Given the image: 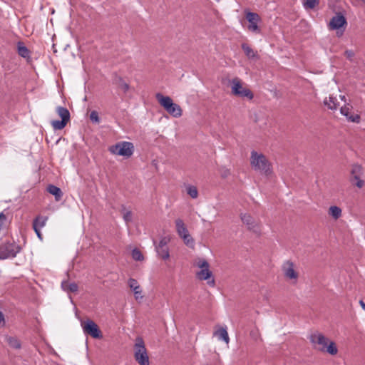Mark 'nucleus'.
<instances>
[{
    "instance_id": "obj_35",
    "label": "nucleus",
    "mask_w": 365,
    "mask_h": 365,
    "mask_svg": "<svg viewBox=\"0 0 365 365\" xmlns=\"http://www.w3.org/2000/svg\"><path fill=\"white\" fill-rule=\"evenodd\" d=\"M90 119L93 123H99L100 118H99L98 112L96 110L92 111L90 114Z\"/></svg>"
},
{
    "instance_id": "obj_7",
    "label": "nucleus",
    "mask_w": 365,
    "mask_h": 365,
    "mask_svg": "<svg viewBox=\"0 0 365 365\" xmlns=\"http://www.w3.org/2000/svg\"><path fill=\"white\" fill-rule=\"evenodd\" d=\"M21 251V247L15 242H5L0 245V259H13Z\"/></svg>"
},
{
    "instance_id": "obj_25",
    "label": "nucleus",
    "mask_w": 365,
    "mask_h": 365,
    "mask_svg": "<svg viewBox=\"0 0 365 365\" xmlns=\"http://www.w3.org/2000/svg\"><path fill=\"white\" fill-rule=\"evenodd\" d=\"M47 221L46 217L38 216L33 222V228L38 227L39 229L43 228L46 225Z\"/></svg>"
},
{
    "instance_id": "obj_10",
    "label": "nucleus",
    "mask_w": 365,
    "mask_h": 365,
    "mask_svg": "<svg viewBox=\"0 0 365 365\" xmlns=\"http://www.w3.org/2000/svg\"><path fill=\"white\" fill-rule=\"evenodd\" d=\"M56 111L61 120H52L51 124L54 130H62L70 120V113L66 108L63 106L56 107Z\"/></svg>"
},
{
    "instance_id": "obj_41",
    "label": "nucleus",
    "mask_w": 365,
    "mask_h": 365,
    "mask_svg": "<svg viewBox=\"0 0 365 365\" xmlns=\"http://www.w3.org/2000/svg\"><path fill=\"white\" fill-rule=\"evenodd\" d=\"M4 322V317L2 312L0 311V324Z\"/></svg>"
},
{
    "instance_id": "obj_2",
    "label": "nucleus",
    "mask_w": 365,
    "mask_h": 365,
    "mask_svg": "<svg viewBox=\"0 0 365 365\" xmlns=\"http://www.w3.org/2000/svg\"><path fill=\"white\" fill-rule=\"evenodd\" d=\"M250 163L252 168L261 175L269 176L272 173V168L270 162L262 153L252 150L250 153Z\"/></svg>"
},
{
    "instance_id": "obj_42",
    "label": "nucleus",
    "mask_w": 365,
    "mask_h": 365,
    "mask_svg": "<svg viewBox=\"0 0 365 365\" xmlns=\"http://www.w3.org/2000/svg\"><path fill=\"white\" fill-rule=\"evenodd\" d=\"M340 98L342 101H345V96H340Z\"/></svg>"
},
{
    "instance_id": "obj_18",
    "label": "nucleus",
    "mask_w": 365,
    "mask_h": 365,
    "mask_svg": "<svg viewBox=\"0 0 365 365\" xmlns=\"http://www.w3.org/2000/svg\"><path fill=\"white\" fill-rule=\"evenodd\" d=\"M213 336H217L218 340L223 341L227 344L230 342V337L226 327L219 328L213 333Z\"/></svg>"
},
{
    "instance_id": "obj_5",
    "label": "nucleus",
    "mask_w": 365,
    "mask_h": 365,
    "mask_svg": "<svg viewBox=\"0 0 365 365\" xmlns=\"http://www.w3.org/2000/svg\"><path fill=\"white\" fill-rule=\"evenodd\" d=\"M134 356L135 359L140 365H149V357L145 346L143 339L141 337L135 339L134 345Z\"/></svg>"
},
{
    "instance_id": "obj_19",
    "label": "nucleus",
    "mask_w": 365,
    "mask_h": 365,
    "mask_svg": "<svg viewBox=\"0 0 365 365\" xmlns=\"http://www.w3.org/2000/svg\"><path fill=\"white\" fill-rule=\"evenodd\" d=\"M324 103L330 110H336L339 105L337 98L332 95H330L328 98H326L324 101Z\"/></svg>"
},
{
    "instance_id": "obj_43",
    "label": "nucleus",
    "mask_w": 365,
    "mask_h": 365,
    "mask_svg": "<svg viewBox=\"0 0 365 365\" xmlns=\"http://www.w3.org/2000/svg\"><path fill=\"white\" fill-rule=\"evenodd\" d=\"M364 3H365V0H361Z\"/></svg>"
},
{
    "instance_id": "obj_9",
    "label": "nucleus",
    "mask_w": 365,
    "mask_h": 365,
    "mask_svg": "<svg viewBox=\"0 0 365 365\" xmlns=\"http://www.w3.org/2000/svg\"><path fill=\"white\" fill-rule=\"evenodd\" d=\"M231 90L232 93L236 96L249 100H252L254 97L252 92L249 88L243 87L241 81L237 78L231 81Z\"/></svg>"
},
{
    "instance_id": "obj_27",
    "label": "nucleus",
    "mask_w": 365,
    "mask_h": 365,
    "mask_svg": "<svg viewBox=\"0 0 365 365\" xmlns=\"http://www.w3.org/2000/svg\"><path fill=\"white\" fill-rule=\"evenodd\" d=\"M242 48L249 58H254L257 56L253 49L247 43H243L242 45Z\"/></svg>"
},
{
    "instance_id": "obj_31",
    "label": "nucleus",
    "mask_w": 365,
    "mask_h": 365,
    "mask_svg": "<svg viewBox=\"0 0 365 365\" xmlns=\"http://www.w3.org/2000/svg\"><path fill=\"white\" fill-rule=\"evenodd\" d=\"M132 257L135 261H143L144 259L143 254L137 248H135V249L133 250V251H132Z\"/></svg>"
},
{
    "instance_id": "obj_30",
    "label": "nucleus",
    "mask_w": 365,
    "mask_h": 365,
    "mask_svg": "<svg viewBox=\"0 0 365 365\" xmlns=\"http://www.w3.org/2000/svg\"><path fill=\"white\" fill-rule=\"evenodd\" d=\"M6 342L9 345L13 348L19 349L21 346L20 342L15 337L8 336L6 337Z\"/></svg>"
},
{
    "instance_id": "obj_20",
    "label": "nucleus",
    "mask_w": 365,
    "mask_h": 365,
    "mask_svg": "<svg viewBox=\"0 0 365 365\" xmlns=\"http://www.w3.org/2000/svg\"><path fill=\"white\" fill-rule=\"evenodd\" d=\"M328 214L334 220H336L341 217L342 210L339 207L336 205H331L328 210Z\"/></svg>"
},
{
    "instance_id": "obj_38",
    "label": "nucleus",
    "mask_w": 365,
    "mask_h": 365,
    "mask_svg": "<svg viewBox=\"0 0 365 365\" xmlns=\"http://www.w3.org/2000/svg\"><path fill=\"white\" fill-rule=\"evenodd\" d=\"M37 237L40 239V240H42V235L41 233V229L38 228V227H36V228H34Z\"/></svg>"
},
{
    "instance_id": "obj_39",
    "label": "nucleus",
    "mask_w": 365,
    "mask_h": 365,
    "mask_svg": "<svg viewBox=\"0 0 365 365\" xmlns=\"http://www.w3.org/2000/svg\"><path fill=\"white\" fill-rule=\"evenodd\" d=\"M121 88L123 90L124 92H126L129 90V85L126 83H123L121 84Z\"/></svg>"
},
{
    "instance_id": "obj_15",
    "label": "nucleus",
    "mask_w": 365,
    "mask_h": 365,
    "mask_svg": "<svg viewBox=\"0 0 365 365\" xmlns=\"http://www.w3.org/2000/svg\"><path fill=\"white\" fill-rule=\"evenodd\" d=\"M351 108L352 107L349 104L345 105L340 108V113L341 115H344L348 120L358 123L360 122V116L358 114L353 113Z\"/></svg>"
},
{
    "instance_id": "obj_1",
    "label": "nucleus",
    "mask_w": 365,
    "mask_h": 365,
    "mask_svg": "<svg viewBox=\"0 0 365 365\" xmlns=\"http://www.w3.org/2000/svg\"><path fill=\"white\" fill-rule=\"evenodd\" d=\"M309 340L313 347L322 352H327L331 355H336L338 349L335 343L329 341L322 333L315 331L309 336Z\"/></svg>"
},
{
    "instance_id": "obj_6",
    "label": "nucleus",
    "mask_w": 365,
    "mask_h": 365,
    "mask_svg": "<svg viewBox=\"0 0 365 365\" xmlns=\"http://www.w3.org/2000/svg\"><path fill=\"white\" fill-rule=\"evenodd\" d=\"M197 267L200 269L196 273V277L200 280H207V284L213 287L215 285V279L212 277V273L210 270V265L205 259H199L196 263Z\"/></svg>"
},
{
    "instance_id": "obj_11",
    "label": "nucleus",
    "mask_w": 365,
    "mask_h": 365,
    "mask_svg": "<svg viewBox=\"0 0 365 365\" xmlns=\"http://www.w3.org/2000/svg\"><path fill=\"white\" fill-rule=\"evenodd\" d=\"M282 270L284 277L293 284H296L298 280L299 274L295 269L294 264L290 261H285L282 265Z\"/></svg>"
},
{
    "instance_id": "obj_22",
    "label": "nucleus",
    "mask_w": 365,
    "mask_h": 365,
    "mask_svg": "<svg viewBox=\"0 0 365 365\" xmlns=\"http://www.w3.org/2000/svg\"><path fill=\"white\" fill-rule=\"evenodd\" d=\"M155 250L158 255L164 260L170 257L169 249L168 246H155Z\"/></svg>"
},
{
    "instance_id": "obj_26",
    "label": "nucleus",
    "mask_w": 365,
    "mask_h": 365,
    "mask_svg": "<svg viewBox=\"0 0 365 365\" xmlns=\"http://www.w3.org/2000/svg\"><path fill=\"white\" fill-rule=\"evenodd\" d=\"M186 192L192 199H196L198 196V191L195 186L187 185L185 186Z\"/></svg>"
},
{
    "instance_id": "obj_24",
    "label": "nucleus",
    "mask_w": 365,
    "mask_h": 365,
    "mask_svg": "<svg viewBox=\"0 0 365 365\" xmlns=\"http://www.w3.org/2000/svg\"><path fill=\"white\" fill-rule=\"evenodd\" d=\"M17 51L18 53L20 56L23 58H29L30 56V51L27 48V47L22 43L19 42L17 44Z\"/></svg>"
},
{
    "instance_id": "obj_40",
    "label": "nucleus",
    "mask_w": 365,
    "mask_h": 365,
    "mask_svg": "<svg viewBox=\"0 0 365 365\" xmlns=\"http://www.w3.org/2000/svg\"><path fill=\"white\" fill-rule=\"evenodd\" d=\"M359 304L363 310H365V303L363 300L359 301Z\"/></svg>"
},
{
    "instance_id": "obj_8",
    "label": "nucleus",
    "mask_w": 365,
    "mask_h": 365,
    "mask_svg": "<svg viewBox=\"0 0 365 365\" xmlns=\"http://www.w3.org/2000/svg\"><path fill=\"white\" fill-rule=\"evenodd\" d=\"M176 232L178 236L183 240L184 243L190 247H193L195 242L193 238L189 233L187 227L183 220L180 218H178L175 221Z\"/></svg>"
},
{
    "instance_id": "obj_3",
    "label": "nucleus",
    "mask_w": 365,
    "mask_h": 365,
    "mask_svg": "<svg viewBox=\"0 0 365 365\" xmlns=\"http://www.w3.org/2000/svg\"><path fill=\"white\" fill-rule=\"evenodd\" d=\"M155 98L159 104L173 118H180L182 115L180 106L174 103L170 97L158 93L155 94Z\"/></svg>"
},
{
    "instance_id": "obj_23",
    "label": "nucleus",
    "mask_w": 365,
    "mask_h": 365,
    "mask_svg": "<svg viewBox=\"0 0 365 365\" xmlns=\"http://www.w3.org/2000/svg\"><path fill=\"white\" fill-rule=\"evenodd\" d=\"M61 287L66 292H76L78 291V285L75 282L63 281L61 282Z\"/></svg>"
},
{
    "instance_id": "obj_14",
    "label": "nucleus",
    "mask_w": 365,
    "mask_h": 365,
    "mask_svg": "<svg viewBox=\"0 0 365 365\" xmlns=\"http://www.w3.org/2000/svg\"><path fill=\"white\" fill-rule=\"evenodd\" d=\"M246 19L249 22L248 29L252 33L259 34L260 29L258 26V23L260 21V17L257 13L247 12L246 14Z\"/></svg>"
},
{
    "instance_id": "obj_29",
    "label": "nucleus",
    "mask_w": 365,
    "mask_h": 365,
    "mask_svg": "<svg viewBox=\"0 0 365 365\" xmlns=\"http://www.w3.org/2000/svg\"><path fill=\"white\" fill-rule=\"evenodd\" d=\"M303 6L305 9H313L317 5L319 4L318 0H304L302 2Z\"/></svg>"
},
{
    "instance_id": "obj_34",
    "label": "nucleus",
    "mask_w": 365,
    "mask_h": 365,
    "mask_svg": "<svg viewBox=\"0 0 365 365\" xmlns=\"http://www.w3.org/2000/svg\"><path fill=\"white\" fill-rule=\"evenodd\" d=\"M123 220L128 224V222H130L132 221V212L130 210H126L125 209L123 210Z\"/></svg>"
},
{
    "instance_id": "obj_17",
    "label": "nucleus",
    "mask_w": 365,
    "mask_h": 365,
    "mask_svg": "<svg viewBox=\"0 0 365 365\" xmlns=\"http://www.w3.org/2000/svg\"><path fill=\"white\" fill-rule=\"evenodd\" d=\"M128 285L130 288L134 292L135 298L136 300L142 299L143 296L142 295V291L140 289V287L135 279L130 278L128 280Z\"/></svg>"
},
{
    "instance_id": "obj_28",
    "label": "nucleus",
    "mask_w": 365,
    "mask_h": 365,
    "mask_svg": "<svg viewBox=\"0 0 365 365\" xmlns=\"http://www.w3.org/2000/svg\"><path fill=\"white\" fill-rule=\"evenodd\" d=\"M351 177L354 178L355 176H362L363 175V168L360 165L356 164L352 166L351 168Z\"/></svg>"
},
{
    "instance_id": "obj_33",
    "label": "nucleus",
    "mask_w": 365,
    "mask_h": 365,
    "mask_svg": "<svg viewBox=\"0 0 365 365\" xmlns=\"http://www.w3.org/2000/svg\"><path fill=\"white\" fill-rule=\"evenodd\" d=\"M351 182L359 188H361L364 185V182L361 180V176H355L354 178L351 177Z\"/></svg>"
},
{
    "instance_id": "obj_12",
    "label": "nucleus",
    "mask_w": 365,
    "mask_h": 365,
    "mask_svg": "<svg viewBox=\"0 0 365 365\" xmlns=\"http://www.w3.org/2000/svg\"><path fill=\"white\" fill-rule=\"evenodd\" d=\"M81 325L85 334L90 335L94 339H100L102 337L101 330L93 320L87 319L83 322L82 321Z\"/></svg>"
},
{
    "instance_id": "obj_36",
    "label": "nucleus",
    "mask_w": 365,
    "mask_h": 365,
    "mask_svg": "<svg viewBox=\"0 0 365 365\" xmlns=\"http://www.w3.org/2000/svg\"><path fill=\"white\" fill-rule=\"evenodd\" d=\"M170 239L169 237H163L160 238L159 243L157 246H168V242H170Z\"/></svg>"
},
{
    "instance_id": "obj_21",
    "label": "nucleus",
    "mask_w": 365,
    "mask_h": 365,
    "mask_svg": "<svg viewBox=\"0 0 365 365\" xmlns=\"http://www.w3.org/2000/svg\"><path fill=\"white\" fill-rule=\"evenodd\" d=\"M47 190L50 194L54 195L56 201H59L61 199L63 192L59 187L53 185H49L47 187Z\"/></svg>"
},
{
    "instance_id": "obj_37",
    "label": "nucleus",
    "mask_w": 365,
    "mask_h": 365,
    "mask_svg": "<svg viewBox=\"0 0 365 365\" xmlns=\"http://www.w3.org/2000/svg\"><path fill=\"white\" fill-rule=\"evenodd\" d=\"M345 55L347 58L351 60L352 58V57L354 56V53L351 50H346L345 51Z\"/></svg>"
},
{
    "instance_id": "obj_32",
    "label": "nucleus",
    "mask_w": 365,
    "mask_h": 365,
    "mask_svg": "<svg viewBox=\"0 0 365 365\" xmlns=\"http://www.w3.org/2000/svg\"><path fill=\"white\" fill-rule=\"evenodd\" d=\"M351 182L359 188H361L364 185V182L361 180V176H355L354 178L351 177Z\"/></svg>"
},
{
    "instance_id": "obj_16",
    "label": "nucleus",
    "mask_w": 365,
    "mask_h": 365,
    "mask_svg": "<svg viewBox=\"0 0 365 365\" xmlns=\"http://www.w3.org/2000/svg\"><path fill=\"white\" fill-rule=\"evenodd\" d=\"M346 24V20L341 14H337L333 16L329 22L330 29L332 30L339 29Z\"/></svg>"
},
{
    "instance_id": "obj_13",
    "label": "nucleus",
    "mask_w": 365,
    "mask_h": 365,
    "mask_svg": "<svg viewBox=\"0 0 365 365\" xmlns=\"http://www.w3.org/2000/svg\"><path fill=\"white\" fill-rule=\"evenodd\" d=\"M240 217L242 222L247 226L248 230L255 232L259 231V223L250 214L247 212L241 213Z\"/></svg>"
},
{
    "instance_id": "obj_4",
    "label": "nucleus",
    "mask_w": 365,
    "mask_h": 365,
    "mask_svg": "<svg viewBox=\"0 0 365 365\" xmlns=\"http://www.w3.org/2000/svg\"><path fill=\"white\" fill-rule=\"evenodd\" d=\"M108 150L113 155L129 158L134 153V145L131 142L120 141L110 146Z\"/></svg>"
}]
</instances>
